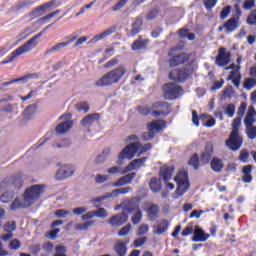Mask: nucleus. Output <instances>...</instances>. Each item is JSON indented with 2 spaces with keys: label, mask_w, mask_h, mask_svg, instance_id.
<instances>
[{
  "label": "nucleus",
  "mask_w": 256,
  "mask_h": 256,
  "mask_svg": "<svg viewBox=\"0 0 256 256\" xmlns=\"http://www.w3.org/2000/svg\"><path fill=\"white\" fill-rule=\"evenodd\" d=\"M43 35V32H39L30 38L24 45L18 47L11 54H9L5 60L0 62V65H7L9 63H13L17 57H21V55H25V53H29V51H33L35 47H37V39Z\"/></svg>",
  "instance_id": "obj_1"
},
{
  "label": "nucleus",
  "mask_w": 256,
  "mask_h": 256,
  "mask_svg": "<svg viewBox=\"0 0 256 256\" xmlns=\"http://www.w3.org/2000/svg\"><path fill=\"white\" fill-rule=\"evenodd\" d=\"M125 73H127V69L124 65H120L102 76L95 85L96 87H109V85H115V83H119V81L125 77Z\"/></svg>",
  "instance_id": "obj_2"
},
{
  "label": "nucleus",
  "mask_w": 256,
  "mask_h": 256,
  "mask_svg": "<svg viewBox=\"0 0 256 256\" xmlns=\"http://www.w3.org/2000/svg\"><path fill=\"white\" fill-rule=\"evenodd\" d=\"M153 149V144L147 143L143 146L139 142H132L126 147L123 148V150L118 154L119 161H123L125 159L131 160L137 152L140 150L139 155H143V153H147V151H151Z\"/></svg>",
  "instance_id": "obj_3"
},
{
  "label": "nucleus",
  "mask_w": 256,
  "mask_h": 256,
  "mask_svg": "<svg viewBox=\"0 0 256 256\" xmlns=\"http://www.w3.org/2000/svg\"><path fill=\"white\" fill-rule=\"evenodd\" d=\"M45 193V185L35 184L24 191L23 199L26 207H31L36 201H39L41 195Z\"/></svg>",
  "instance_id": "obj_4"
},
{
  "label": "nucleus",
  "mask_w": 256,
  "mask_h": 256,
  "mask_svg": "<svg viewBox=\"0 0 256 256\" xmlns=\"http://www.w3.org/2000/svg\"><path fill=\"white\" fill-rule=\"evenodd\" d=\"M146 127L148 131L142 134V139L143 141H153L157 133H160V131L167 127V121L161 119L153 120L147 123Z\"/></svg>",
  "instance_id": "obj_5"
},
{
  "label": "nucleus",
  "mask_w": 256,
  "mask_h": 256,
  "mask_svg": "<svg viewBox=\"0 0 256 256\" xmlns=\"http://www.w3.org/2000/svg\"><path fill=\"white\" fill-rule=\"evenodd\" d=\"M174 181L177 183L175 195L176 199H178V197H183L189 191V173L187 171H180L175 176Z\"/></svg>",
  "instance_id": "obj_6"
},
{
  "label": "nucleus",
  "mask_w": 256,
  "mask_h": 256,
  "mask_svg": "<svg viewBox=\"0 0 256 256\" xmlns=\"http://www.w3.org/2000/svg\"><path fill=\"white\" fill-rule=\"evenodd\" d=\"M179 51V47H173L168 52V57L170 59L167 61L169 67H180V65H185L189 59H191V55L182 52L180 54H176L175 52Z\"/></svg>",
  "instance_id": "obj_7"
},
{
  "label": "nucleus",
  "mask_w": 256,
  "mask_h": 256,
  "mask_svg": "<svg viewBox=\"0 0 256 256\" xmlns=\"http://www.w3.org/2000/svg\"><path fill=\"white\" fill-rule=\"evenodd\" d=\"M192 75H193V70L185 66L182 68L172 69L168 77L170 81H174V83H185L189 79V77H191Z\"/></svg>",
  "instance_id": "obj_8"
},
{
  "label": "nucleus",
  "mask_w": 256,
  "mask_h": 256,
  "mask_svg": "<svg viewBox=\"0 0 256 256\" xmlns=\"http://www.w3.org/2000/svg\"><path fill=\"white\" fill-rule=\"evenodd\" d=\"M173 113V105L165 101L152 103V117H167Z\"/></svg>",
  "instance_id": "obj_9"
},
{
  "label": "nucleus",
  "mask_w": 256,
  "mask_h": 256,
  "mask_svg": "<svg viewBox=\"0 0 256 256\" xmlns=\"http://www.w3.org/2000/svg\"><path fill=\"white\" fill-rule=\"evenodd\" d=\"M163 89V97L167 101H175V99H179V97H181V95L183 94V87L173 82L166 83Z\"/></svg>",
  "instance_id": "obj_10"
},
{
  "label": "nucleus",
  "mask_w": 256,
  "mask_h": 256,
  "mask_svg": "<svg viewBox=\"0 0 256 256\" xmlns=\"http://www.w3.org/2000/svg\"><path fill=\"white\" fill-rule=\"evenodd\" d=\"M124 211L126 213H136L132 216L131 222L133 225H139L143 219V212L141 211V208H139L138 203H133V201L128 202L125 207Z\"/></svg>",
  "instance_id": "obj_11"
},
{
  "label": "nucleus",
  "mask_w": 256,
  "mask_h": 256,
  "mask_svg": "<svg viewBox=\"0 0 256 256\" xmlns=\"http://www.w3.org/2000/svg\"><path fill=\"white\" fill-rule=\"evenodd\" d=\"M243 145V137L239 135L237 130H234L230 133L229 138L226 140V147L230 149V151H239Z\"/></svg>",
  "instance_id": "obj_12"
},
{
  "label": "nucleus",
  "mask_w": 256,
  "mask_h": 256,
  "mask_svg": "<svg viewBox=\"0 0 256 256\" xmlns=\"http://www.w3.org/2000/svg\"><path fill=\"white\" fill-rule=\"evenodd\" d=\"M130 191H131V187H129V186L114 189L111 193H106L103 196L96 197V198L92 199V203H94L95 207H99V204H97V203H101L102 201H107V199H111V197H113V195L115 197H117V195H127V193H129Z\"/></svg>",
  "instance_id": "obj_13"
},
{
  "label": "nucleus",
  "mask_w": 256,
  "mask_h": 256,
  "mask_svg": "<svg viewBox=\"0 0 256 256\" xmlns=\"http://www.w3.org/2000/svg\"><path fill=\"white\" fill-rule=\"evenodd\" d=\"M55 5H57V0H50L38 7H36L32 12H31V17H33V19H37L38 17H42V15H45V13H47V11H51L53 9V7H55Z\"/></svg>",
  "instance_id": "obj_14"
},
{
  "label": "nucleus",
  "mask_w": 256,
  "mask_h": 256,
  "mask_svg": "<svg viewBox=\"0 0 256 256\" xmlns=\"http://www.w3.org/2000/svg\"><path fill=\"white\" fill-rule=\"evenodd\" d=\"M229 63H231V52L227 53V48L221 47L215 58V64L218 67H225V65H229Z\"/></svg>",
  "instance_id": "obj_15"
},
{
  "label": "nucleus",
  "mask_w": 256,
  "mask_h": 256,
  "mask_svg": "<svg viewBox=\"0 0 256 256\" xmlns=\"http://www.w3.org/2000/svg\"><path fill=\"white\" fill-rule=\"evenodd\" d=\"M211 237V234L206 233L203 228L199 227V225H196L194 227L193 236L191 238V241L193 243H205Z\"/></svg>",
  "instance_id": "obj_16"
},
{
  "label": "nucleus",
  "mask_w": 256,
  "mask_h": 256,
  "mask_svg": "<svg viewBox=\"0 0 256 256\" xmlns=\"http://www.w3.org/2000/svg\"><path fill=\"white\" fill-rule=\"evenodd\" d=\"M231 69H237V71L230 72L227 81H232L233 85L236 87H239L241 85V73L239 72V69H241L240 65L231 64L230 66L226 67V71H229Z\"/></svg>",
  "instance_id": "obj_17"
},
{
  "label": "nucleus",
  "mask_w": 256,
  "mask_h": 256,
  "mask_svg": "<svg viewBox=\"0 0 256 256\" xmlns=\"http://www.w3.org/2000/svg\"><path fill=\"white\" fill-rule=\"evenodd\" d=\"M213 153H215L213 144L211 142L206 143L204 151L200 155V164L209 165L211 157H213Z\"/></svg>",
  "instance_id": "obj_18"
},
{
  "label": "nucleus",
  "mask_w": 256,
  "mask_h": 256,
  "mask_svg": "<svg viewBox=\"0 0 256 256\" xmlns=\"http://www.w3.org/2000/svg\"><path fill=\"white\" fill-rule=\"evenodd\" d=\"M129 221V215H127V212H121L119 214H116L112 216L109 220L108 223L112 227H121V225H125Z\"/></svg>",
  "instance_id": "obj_19"
},
{
  "label": "nucleus",
  "mask_w": 256,
  "mask_h": 256,
  "mask_svg": "<svg viewBox=\"0 0 256 256\" xmlns=\"http://www.w3.org/2000/svg\"><path fill=\"white\" fill-rule=\"evenodd\" d=\"M131 241V239L127 238L125 241L123 240H118L115 244H114V252L116 253L117 256H125L127 255V245H129V242Z\"/></svg>",
  "instance_id": "obj_20"
},
{
  "label": "nucleus",
  "mask_w": 256,
  "mask_h": 256,
  "mask_svg": "<svg viewBox=\"0 0 256 256\" xmlns=\"http://www.w3.org/2000/svg\"><path fill=\"white\" fill-rule=\"evenodd\" d=\"M75 173V168L73 166H63L56 172L57 181H63V179H67L71 177Z\"/></svg>",
  "instance_id": "obj_21"
},
{
  "label": "nucleus",
  "mask_w": 256,
  "mask_h": 256,
  "mask_svg": "<svg viewBox=\"0 0 256 256\" xmlns=\"http://www.w3.org/2000/svg\"><path fill=\"white\" fill-rule=\"evenodd\" d=\"M173 173H175V167L173 166H168V165H163L160 168L159 175L161 179L167 183V181H171L173 179Z\"/></svg>",
  "instance_id": "obj_22"
},
{
  "label": "nucleus",
  "mask_w": 256,
  "mask_h": 256,
  "mask_svg": "<svg viewBox=\"0 0 256 256\" xmlns=\"http://www.w3.org/2000/svg\"><path fill=\"white\" fill-rule=\"evenodd\" d=\"M131 27L130 37H136V35L141 33V29L143 27V19H141V17H136L134 22L131 24Z\"/></svg>",
  "instance_id": "obj_23"
},
{
  "label": "nucleus",
  "mask_w": 256,
  "mask_h": 256,
  "mask_svg": "<svg viewBox=\"0 0 256 256\" xmlns=\"http://www.w3.org/2000/svg\"><path fill=\"white\" fill-rule=\"evenodd\" d=\"M255 116H256L255 107L249 106L248 112L244 118V125L246 128L253 126V124L255 123V118H254Z\"/></svg>",
  "instance_id": "obj_24"
},
{
  "label": "nucleus",
  "mask_w": 256,
  "mask_h": 256,
  "mask_svg": "<svg viewBox=\"0 0 256 256\" xmlns=\"http://www.w3.org/2000/svg\"><path fill=\"white\" fill-rule=\"evenodd\" d=\"M72 127H73V121L68 120L58 124L55 128V131L56 133H58V135H65V133L70 131Z\"/></svg>",
  "instance_id": "obj_25"
},
{
  "label": "nucleus",
  "mask_w": 256,
  "mask_h": 256,
  "mask_svg": "<svg viewBox=\"0 0 256 256\" xmlns=\"http://www.w3.org/2000/svg\"><path fill=\"white\" fill-rule=\"evenodd\" d=\"M117 31V28L115 26L108 28L104 32L94 36L89 43H97L98 41H101V39H105V37H109V35H113Z\"/></svg>",
  "instance_id": "obj_26"
},
{
  "label": "nucleus",
  "mask_w": 256,
  "mask_h": 256,
  "mask_svg": "<svg viewBox=\"0 0 256 256\" xmlns=\"http://www.w3.org/2000/svg\"><path fill=\"white\" fill-rule=\"evenodd\" d=\"M210 167L212 171H215V173H221L225 164L221 158L213 157L210 161Z\"/></svg>",
  "instance_id": "obj_27"
},
{
  "label": "nucleus",
  "mask_w": 256,
  "mask_h": 256,
  "mask_svg": "<svg viewBox=\"0 0 256 256\" xmlns=\"http://www.w3.org/2000/svg\"><path fill=\"white\" fill-rule=\"evenodd\" d=\"M224 27L227 33H233L236 29L239 28V18H230L224 23Z\"/></svg>",
  "instance_id": "obj_28"
},
{
  "label": "nucleus",
  "mask_w": 256,
  "mask_h": 256,
  "mask_svg": "<svg viewBox=\"0 0 256 256\" xmlns=\"http://www.w3.org/2000/svg\"><path fill=\"white\" fill-rule=\"evenodd\" d=\"M101 119V115L99 113L88 114L81 120V125H93V123H97Z\"/></svg>",
  "instance_id": "obj_29"
},
{
  "label": "nucleus",
  "mask_w": 256,
  "mask_h": 256,
  "mask_svg": "<svg viewBox=\"0 0 256 256\" xmlns=\"http://www.w3.org/2000/svg\"><path fill=\"white\" fill-rule=\"evenodd\" d=\"M169 229V221L162 220L159 224L156 225L155 229L153 230L154 235H163Z\"/></svg>",
  "instance_id": "obj_30"
},
{
  "label": "nucleus",
  "mask_w": 256,
  "mask_h": 256,
  "mask_svg": "<svg viewBox=\"0 0 256 256\" xmlns=\"http://www.w3.org/2000/svg\"><path fill=\"white\" fill-rule=\"evenodd\" d=\"M145 47H147V40H143L142 36L138 37L131 45L132 51H141Z\"/></svg>",
  "instance_id": "obj_31"
},
{
  "label": "nucleus",
  "mask_w": 256,
  "mask_h": 256,
  "mask_svg": "<svg viewBox=\"0 0 256 256\" xmlns=\"http://www.w3.org/2000/svg\"><path fill=\"white\" fill-rule=\"evenodd\" d=\"M148 217L150 221H155L159 217V206L152 204L147 209Z\"/></svg>",
  "instance_id": "obj_32"
},
{
  "label": "nucleus",
  "mask_w": 256,
  "mask_h": 256,
  "mask_svg": "<svg viewBox=\"0 0 256 256\" xmlns=\"http://www.w3.org/2000/svg\"><path fill=\"white\" fill-rule=\"evenodd\" d=\"M149 188L153 193H159V191L162 189L161 180H159L157 177L151 178L149 182Z\"/></svg>",
  "instance_id": "obj_33"
},
{
  "label": "nucleus",
  "mask_w": 256,
  "mask_h": 256,
  "mask_svg": "<svg viewBox=\"0 0 256 256\" xmlns=\"http://www.w3.org/2000/svg\"><path fill=\"white\" fill-rule=\"evenodd\" d=\"M32 77H33V74H30V75L22 76L20 78L12 79L8 82L1 83L0 84V89H3V87H9V85H13V83H19L21 81H28Z\"/></svg>",
  "instance_id": "obj_34"
},
{
  "label": "nucleus",
  "mask_w": 256,
  "mask_h": 256,
  "mask_svg": "<svg viewBox=\"0 0 256 256\" xmlns=\"http://www.w3.org/2000/svg\"><path fill=\"white\" fill-rule=\"evenodd\" d=\"M95 225V220H89L84 223H78L75 226L76 231H88L89 227H93Z\"/></svg>",
  "instance_id": "obj_35"
},
{
  "label": "nucleus",
  "mask_w": 256,
  "mask_h": 256,
  "mask_svg": "<svg viewBox=\"0 0 256 256\" xmlns=\"http://www.w3.org/2000/svg\"><path fill=\"white\" fill-rule=\"evenodd\" d=\"M207 117H209L207 114H201L199 116L195 110H192V123L195 125V127H199V119L205 121Z\"/></svg>",
  "instance_id": "obj_36"
},
{
  "label": "nucleus",
  "mask_w": 256,
  "mask_h": 256,
  "mask_svg": "<svg viewBox=\"0 0 256 256\" xmlns=\"http://www.w3.org/2000/svg\"><path fill=\"white\" fill-rule=\"evenodd\" d=\"M135 169H139V164L134 159L132 160L124 169L121 171V175H125V173H129L130 171H135Z\"/></svg>",
  "instance_id": "obj_37"
},
{
  "label": "nucleus",
  "mask_w": 256,
  "mask_h": 256,
  "mask_svg": "<svg viewBox=\"0 0 256 256\" xmlns=\"http://www.w3.org/2000/svg\"><path fill=\"white\" fill-rule=\"evenodd\" d=\"M199 163H201V160L197 153L193 154L188 161V165L194 167L195 170L199 169Z\"/></svg>",
  "instance_id": "obj_38"
},
{
  "label": "nucleus",
  "mask_w": 256,
  "mask_h": 256,
  "mask_svg": "<svg viewBox=\"0 0 256 256\" xmlns=\"http://www.w3.org/2000/svg\"><path fill=\"white\" fill-rule=\"evenodd\" d=\"M160 10L159 8H153L151 9L145 16L146 21H153L154 19H157L159 16Z\"/></svg>",
  "instance_id": "obj_39"
},
{
  "label": "nucleus",
  "mask_w": 256,
  "mask_h": 256,
  "mask_svg": "<svg viewBox=\"0 0 256 256\" xmlns=\"http://www.w3.org/2000/svg\"><path fill=\"white\" fill-rule=\"evenodd\" d=\"M59 13H61V10H56L44 17H41L39 20H38V23H40L41 25L47 23V21H49V19H53V17H57V15H59Z\"/></svg>",
  "instance_id": "obj_40"
},
{
  "label": "nucleus",
  "mask_w": 256,
  "mask_h": 256,
  "mask_svg": "<svg viewBox=\"0 0 256 256\" xmlns=\"http://www.w3.org/2000/svg\"><path fill=\"white\" fill-rule=\"evenodd\" d=\"M138 113L140 115H143L144 117H147V115H152L153 116V105L151 107L149 106H141L138 108Z\"/></svg>",
  "instance_id": "obj_41"
},
{
  "label": "nucleus",
  "mask_w": 256,
  "mask_h": 256,
  "mask_svg": "<svg viewBox=\"0 0 256 256\" xmlns=\"http://www.w3.org/2000/svg\"><path fill=\"white\" fill-rule=\"evenodd\" d=\"M68 43L62 42V43H58L54 46H52L50 49L45 51V55H51V53H53L54 51H61V49H63V47H67Z\"/></svg>",
  "instance_id": "obj_42"
},
{
  "label": "nucleus",
  "mask_w": 256,
  "mask_h": 256,
  "mask_svg": "<svg viewBox=\"0 0 256 256\" xmlns=\"http://www.w3.org/2000/svg\"><path fill=\"white\" fill-rule=\"evenodd\" d=\"M256 85V79L255 78H246L244 80V89H247L248 91H251L253 87Z\"/></svg>",
  "instance_id": "obj_43"
},
{
  "label": "nucleus",
  "mask_w": 256,
  "mask_h": 256,
  "mask_svg": "<svg viewBox=\"0 0 256 256\" xmlns=\"http://www.w3.org/2000/svg\"><path fill=\"white\" fill-rule=\"evenodd\" d=\"M55 251L56 254L54 256H67V247L64 245H57Z\"/></svg>",
  "instance_id": "obj_44"
},
{
  "label": "nucleus",
  "mask_w": 256,
  "mask_h": 256,
  "mask_svg": "<svg viewBox=\"0 0 256 256\" xmlns=\"http://www.w3.org/2000/svg\"><path fill=\"white\" fill-rule=\"evenodd\" d=\"M130 232H131V223H128L126 226H123L118 231V237H125V235H129Z\"/></svg>",
  "instance_id": "obj_45"
},
{
  "label": "nucleus",
  "mask_w": 256,
  "mask_h": 256,
  "mask_svg": "<svg viewBox=\"0 0 256 256\" xmlns=\"http://www.w3.org/2000/svg\"><path fill=\"white\" fill-rule=\"evenodd\" d=\"M224 111L228 117H233L235 115V104L230 103L226 105Z\"/></svg>",
  "instance_id": "obj_46"
},
{
  "label": "nucleus",
  "mask_w": 256,
  "mask_h": 256,
  "mask_svg": "<svg viewBox=\"0 0 256 256\" xmlns=\"http://www.w3.org/2000/svg\"><path fill=\"white\" fill-rule=\"evenodd\" d=\"M21 248V241L19 239H13L9 243V249L12 251H17Z\"/></svg>",
  "instance_id": "obj_47"
},
{
  "label": "nucleus",
  "mask_w": 256,
  "mask_h": 256,
  "mask_svg": "<svg viewBox=\"0 0 256 256\" xmlns=\"http://www.w3.org/2000/svg\"><path fill=\"white\" fill-rule=\"evenodd\" d=\"M239 161L242 163H247V161H249V151H247V149H242L240 151Z\"/></svg>",
  "instance_id": "obj_48"
},
{
  "label": "nucleus",
  "mask_w": 256,
  "mask_h": 256,
  "mask_svg": "<svg viewBox=\"0 0 256 256\" xmlns=\"http://www.w3.org/2000/svg\"><path fill=\"white\" fill-rule=\"evenodd\" d=\"M229 13H231V6L224 7L220 12V19L221 21H224V19H227L229 17Z\"/></svg>",
  "instance_id": "obj_49"
},
{
  "label": "nucleus",
  "mask_w": 256,
  "mask_h": 256,
  "mask_svg": "<svg viewBox=\"0 0 256 256\" xmlns=\"http://www.w3.org/2000/svg\"><path fill=\"white\" fill-rule=\"evenodd\" d=\"M243 118L241 117H236L233 122H232V131H236V133H239V127H241V120Z\"/></svg>",
  "instance_id": "obj_50"
},
{
  "label": "nucleus",
  "mask_w": 256,
  "mask_h": 256,
  "mask_svg": "<svg viewBox=\"0 0 256 256\" xmlns=\"http://www.w3.org/2000/svg\"><path fill=\"white\" fill-rule=\"evenodd\" d=\"M147 243V237L136 238L133 242L135 249L143 247Z\"/></svg>",
  "instance_id": "obj_51"
},
{
  "label": "nucleus",
  "mask_w": 256,
  "mask_h": 256,
  "mask_svg": "<svg viewBox=\"0 0 256 256\" xmlns=\"http://www.w3.org/2000/svg\"><path fill=\"white\" fill-rule=\"evenodd\" d=\"M0 200L3 203H11V201H13V194H11L10 192H5L0 196Z\"/></svg>",
  "instance_id": "obj_52"
},
{
  "label": "nucleus",
  "mask_w": 256,
  "mask_h": 256,
  "mask_svg": "<svg viewBox=\"0 0 256 256\" xmlns=\"http://www.w3.org/2000/svg\"><path fill=\"white\" fill-rule=\"evenodd\" d=\"M77 111H83L84 113H89V104L87 102H80L76 104Z\"/></svg>",
  "instance_id": "obj_53"
},
{
  "label": "nucleus",
  "mask_w": 256,
  "mask_h": 256,
  "mask_svg": "<svg viewBox=\"0 0 256 256\" xmlns=\"http://www.w3.org/2000/svg\"><path fill=\"white\" fill-rule=\"evenodd\" d=\"M245 111H247V102H241L237 111L238 117L243 118V115H245Z\"/></svg>",
  "instance_id": "obj_54"
},
{
  "label": "nucleus",
  "mask_w": 256,
  "mask_h": 256,
  "mask_svg": "<svg viewBox=\"0 0 256 256\" xmlns=\"http://www.w3.org/2000/svg\"><path fill=\"white\" fill-rule=\"evenodd\" d=\"M94 216L99 217L100 219H105V217H107V210L105 208H98L94 211Z\"/></svg>",
  "instance_id": "obj_55"
},
{
  "label": "nucleus",
  "mask_w": 256,
  "mask_h": 256,
  "mask_svg": "<svg viewBox=\"0 0 256 256\" xmlns=\"http://www.w3.org/2000/svg\"><path fill=\"white\" fill-rule=\"evenodd\" d=\"M129 0H119L112 8V11H121L125 5H127V2Z\"/></svg>",
  "instance_id": "obj_56"
},
{
  "label": "nucleus",
  "mask_w": 256,
  "mask_h": 256,
  "mask_svg": "<svg viewBox=\"0 0 256 256\" xmlns=\"http://www.w3.org/2000/svg\"><path fill=\"white\" fill-rule=\"evenodd\" d=\"M119 64V58L116 56L113 59L109 60L106 64H104V69H109L111 67H115V65Z\"/></svg>",
  "instance_id": "obj_57"
},
{
  "label": "nucleus",
  "mask_w": 256,
  "mask_h": 256,
  "mask_svg": "<svg viewBox=\"0 0 256 256\" xmlns=\"http://www.w3.org/2000/svg\"><path fill=\"white\" fill-rule=\"evenodd\" d=\"M218 0H203V5L205 9L211 10L215 5H217Z\"/></svg>",
  "instance_id": "obj_58"
},
{
  "label": "nucleus",
  "mask_w": 256,
  "mask_h": 256,
  "mask_svg": "<svg viewBox=\"0 0 256 256\" xmlns=\"http://www.w3.org/2000/svg\"><path fill=\"white\" fill-rule=\"evenodd\" d=\"M21 207H24L23 204L21 203V200L19 198H16L12 202L10 209H12V211H17V209H21Z\"/></svg>",
  "instance_id": "obj_59"
},
{
  "label": "nucleus",
  "mask_w": 256,
  "mask_h": 256,
  "mask_svg": "<svg viewBox=\"0 0 256 256\" xmlns=\"http://www.w3.org/2000/svg\"><path fill=\"white\" fill-rule=\"evenodd\" d=\"M255 7V0H245L243 3V9L249 11Z\"/></svg>",
  "instance_id": "obj_60"
},
{
  "label": "nucleus",
  "mask_w": 256,
  "mask_h": 256,
  "mask_svg": "<svg viewBox=\"0 0 256 256\" xmlns=\"http://www.w3.org/2000/svg\"><path fill=\"white\" fill-rule=\"evenodd\" d=\"M67 215H69V211L65 209H58L55 211V217H58V219H63Z\"/></svg>",
  "instance_id": "obj_61"
},
{
  "label": "nucleus",
  "mask_w": 256,
  "mask_h": 256,
  "mask_svg": "<svg viewBox=\"0 0 256 256\" xmlns=\"http://www.w3.org/2000/svg\"><path fill=\"white\" fill-rule=\"evenodd\" d=\"M95 181H96L98 184L105 183V182L109 181V176L103 175V174H97V175L95 176Z\"/></svg>",
  "instance_id": "obj_62"
},
{
  "label": "nucleus",
  "mask_w": 256,
  "mask_h": 256,
  "mask_svg": "<svg viewBox=\"0 0 256 256\" xmlns=\"http://www.w3.org/2000/svg\"><path fill=\"white\" fill-rule=\"evenodd\" d=\"M148 231H149V225H147V224H142V225H140L139 228H138V233H137V235H138L139 237H141L142 235H145Z\"/></svg>",
  "instance_id": "obj_63"
},
{
  "label": "nucleus",
  "mask_w": 256,
  "mask_h": 256,
  "mask_svg": "<svg viewBox=\"0 0 256 256\" xmlns=\"http://www.w3.org/2000/svg\"><path fill=\"white\" fill-rule=\"evenodd\" d=\"M247 129V136L249 139H256V126H250Z\"/></svg>",
  "instance_id": "obj_64"
}]
</instances>
